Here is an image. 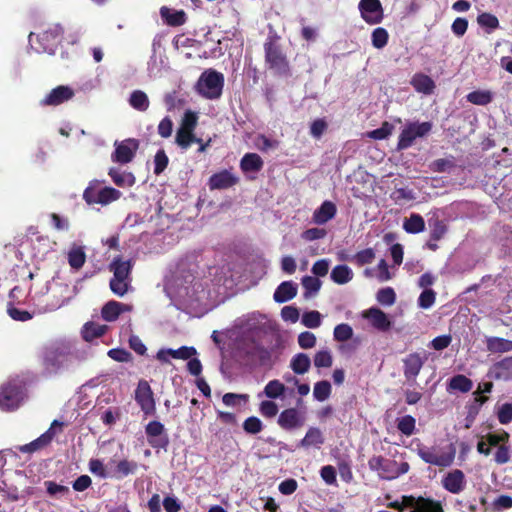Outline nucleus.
Here are the masks:
<instances>
[{
    "instance_id": "obj_53",
    "label": "nucleus",
    "mask_w": 512,
    "mask_h": 512,
    "mask_svg": "<svg viewBox=\"0 0 512 512\" xmlns=\"http://www.w3.org/2000/svg\"><path fill=\"white\" fill-rule=\"evenodd\" d=\"M333 336L336 341L345 342L353 336V329L349 324H338L334 328Z\"/></svg>"
},
{
    "instance_id": "obj_6",
    "label": "nucleus",
    "mask_w": 512,
    "mask_h": 512,
    "mask_svg": "<svg viewBox=\"0 0 512 512\" xmlns=\"http://www.w3.org/2000/svg\"><path fill=\"white\" fill-rule=\"evenodd\" d=\"M25 398V387L19 381H9L0 388V408L5 411L17 409Z\"/></svg>"
},
{
    "instance_id": "obj_13",
    "label": "nucleus",
    "mask_w": 512,
    "mask_h": 512,
    "mask_svg": "<svg viewBox=\"0 0 512 512\" xmlns=\"http://www.w3.org/2000/svg\"><path fill=\"white\" fill-rule=\"evenodd\" d=\"M145 433L148 439V443L153 448H166L169 443L168 436L165 433V427L159 421H150L145 426Z\"/></svg>"
},
{
    "instance_id": "obj_36",
    "label": "nucleus",
    "mask_w": 512,
    "mask_h": 512,
    "mask_svg": "<svg viewBox=\"0 0 512 512\" xmlns=\"http://www.w3.org/2000/svg\"><path fill=\"white\" fill-rule=\"evenodd\" d=\"M403 228L407 233L417 234L424 231L425 221L420 214L413 213L405 219Z\"/></svg>"
},
{
    "instance_id": "obj_46",
    "label": "nucleus",
    "mask_w": 512,
    "mask_h": 512,
    "mask_svg": "<svg viewBox=\"0 0 512 512\" xmlns=\"http://www.w3.org/2000/svg\"><path fill=\"white\" fill-rule=\"evenodd\" d=\"M315 367L317 368H330L333 364V357L328 349L318 351L313 358Z\"/></svg>"
},
{
    "instance_id": "obj_38",
    "label": "nucleus",
    "mask_w": 512,
    "mask_h": 512,
    "mask_svg": "<svg viewBox=\"0 0 512 512\" xmlns=\"http://www.w3.org/2000/svg\"><path fill=\"white\" fill-rule=\"evenodd\" d=\"M466 99L474 105L486 106L492 102L493 93L489 90H475L468 93Z\"/></svg>"
},
{
    "instance_id": "obj_18",
    "label": "nucleus",
    "mask_w": 512,
    "mask_h": 512,
    "mask_svg": "<svg viewBox=\"0 0 512 512\" xmlns=\"http://www.w3.org/2000/svg\"><path fill=\"white\" fill-rule=\"evenodd\" d=\"M239 182V178L229 170L214 173L208 181L211 190H223L233 187Z\"/></svg>"
},
{
    "instance_id": "obj_51",
    "label": "nucleus",
    "mask_w": 512,
    "mask_h": 512,
    "mask_svg": "<svg viewBox=\"0 0 512 512\" xmlns=\"http://www.w3.org/2000/svg\"><path fill=\"white\" fill-rule=\"evenodd\" d=\"M415 418L411 415H405L398 419L397 428L398 430L406 436H410L413 434L415 430Z\"/></svg>"
},
{
    "instance_id": "obj_25",
    "label": "nucleus",
    "mask_w": 512,
    "mask_h": 512,
    "mask_svg": "<svg viewBox=\"0 0 512 512\" xmlns=\"http://www.w3.org/2000/svg\"><path fill=\"white\" fill-rule=\"evenodd\" d=\"M298 291L297 284L293 281L282 282L275 290L273 299L277 303H285L296 297Z\"/></svg>"
},
{
    "instance_id": "obj_56",
    "label": "nucleus",
    "mask_w": 512,
    "mask_h": 512,
    "mask_svg": "<svg viewBox=\"0 0 512 512\" xmlns=\"http://www.w3.org/2000/svg\"><path fill=\"white\" fill-rule=\"evenodd\" d=\"M395 300L396 294L391 287L382 288L377 292V301L382 305L391 306Z\"/></svg>"
},
{
    "instance_id": "obj_23",
    "label": "nucleus",
    "mask_w": 512,
    "mask_h": 512,
    "mask_svg": "<svg viewBox=\"0 0 512 512\" xmlns=\"http://www.w3.org/2000/svg\"><path fill=\"white\" fill-rule=\"evenodd\" d=\"M410 84L417 92L425 95L433 94L436 88L433 79L424 73L414 74L411 78Z\"/></svg>"
},
{
    "instance_id": "obj_61",
    "label": "nucleus",
    "mask_w": 512,
    "mask_h": 512,
    "mask_svg": "<svg viewBox=\"0 0 512 512\" xmlns=\"http://www.w3.org/2000/svg\"><path fill=\"white\" fill-rule=\"evenodd\" d=\"M436 299V293L432 289H424L418 298V305L422 309L430 308Z\"/></svg>"
},
{
    "instance_id": "obj_5",
    "label": "nucleus",
    "mask_w": 512,
    "mask_h": 512,
    "mask_svg": "<svg viewBox=\"0 0 512 512\" xmlns=\"http://www.w3.org/2000/svg\"><path fill=\"white\" fill-rule=\"evenodd\" d=\"M224 76L215 70H208L202 73L196 89L200 95L207 99H217L222 94Z\"/></svg>"
},
{
    "instance_id": "obj_60",
    "label": "nucleus",
    "mask_w": 512,
    "mask_h": 512,
    "mask_svg": "<svg viewBox=\"0 0 512 512\" xmlns=\"http://www.w3.org/2000/svg\"><path fill=\"white\" fill-rule=\"evenodd\" d=\"M198 123V116L196 112L187 110L185 111L179 128L194 131Z\"/></svg>"
},
{
    "instance_id": "obj_7",
    "label": "nucleus",
    "mask_w": 512,
    "mask_h": 512,
    "mask_svg": "<svg viewBox=\"0 0 512 512\" xmlns=\"http://www.w3.org/2000/svg\"><path fill=\"white\" fill-rule=\"evenodd\" d=\"M432 130L431 122H411L401 131L397 143V150L402 151L411 147L418 137H424Z\"/></svg>"
},
{
    "instance_id": "obj_59",
    "label": "nucleus",
    "mask_w": 512,
    "mask_h": 512,
    "mask_svg": "<svg viewBox=\"0 0 512 512\" xmlns=\"http://www.w3.org/2000/svg\"><path fill=\"white\" fill-rule=\"evenodd\" d=\"M108 356L117 362L127 363L132 361V354L124 348H113L108 351Z\"/></svg>"
},
{
    "instance_id": "obj_32",
    "label": "nucleus",
    "mask_w": 512,
    "mask_h": 512,
    "mask_svg": "<svg viewBox=\"0 0 512 512\" xmlns=\"http://www.w3.org/2000/svg\"><path fill=\"white\" fill-rule=\"evenodd\" d=\"M129 105L140 112L148 110L150 101L147 94L142 90H134L128 99Z\"/></svg>"
},
{
    "instance_id": "obj_37",
    "label": "nucleus",
    "mask_w": 512,
    "mask_h": 512,
    "mask_svg": "<svg viewBox=\"0 0 512 512\" xmlns=\"http://www.w3.org/2000/svg\"><path fill=\"white\" fill-rule=\"evenodd\" d=\"M175 141L179 147L185 150L188 149L194 142H202L200 138L195 136L194 131L182 128H178Z\"/></svg>"
},
{
    "instance_id": "obj_34",
    "label": "nucleus",
    "mask_w": 512,
    "mask_h": 512,
    "mask_svg": "<svg viewBox=\"0 0 512 512\" xmlns=\"http://www.w3.org/2000/svg\"><path fill=\"white\" fill-rule=\"evenodd\" d=\"M330 277L336 284L343 285L352 280L353 272L347 265H337L332 269Z\"/></svg>"
},
{
    "instance_id": "obj_2",
    "label": "nucleus",
    "mask_w": 512,
    "mask_h": 512,
    "mask_svg": "<svg viewBox=\"0 0 512 512\" xmlns=\"http://www.w3.org/2000/svg\"><path fill=\"white\" fill-rule=\"evenodd\" d=\"M64 35L63 27L56 23L50 24L39 33L31 32L29 34V42L37 43L38 51L54 54L58 46L61 44Z\"/></svg>"
},
{
    "instance_id": "obj_27",
    "label": "nucleus",
    "mask_w": 512,
    "mask_h": 512,
    "mask_svg": "<svg viewBox=\"0 0 512 512\" xmlns=\"http://www.w3.org/2000/svg\"><path fill=\"white\" fill-rule=\"evenodd\" d=\"M337 212L336 205L331 201H324L321 206L315 210L313 221L316 224H325L335 217Z\"/></svg>"
},
{
    "instance_id": "obj_16",
    "label": "nucleus",
    "mask_w": 512,
    "mask_h": 512,
    "mask_svg": "<svg viewBox=\"0 0 512 512\" xmlns=\"http://www.w3.org/2000/svg\"><path fill=\"white\" fill-rule=\"evenodd\" d=\"M442 486L452 494L461 493L466 487V477L462 470L454 469L442 478Z\"/></svg>"
},
{
    "instance_id": "obj_55",
    "label": "nucleus",
    "mask_w": 512,
    "mask_h": 512,
    "mask_svg": "<svg viewBox=\"0 0 512 512\" xmlns=\"http://www.w3.org/2000/svg\"><path fill=\"white\" fill-rule=\"evenodd\" d=\"M477 23L481 27H485V28H488L490 30H494V29H497L499 27V20H498V18L495 15H493L491 13H487V12H484V13H481V14L478 15Z\"/></svg>"
},
{
    "instance_id": "obj_58",
    "label": "nucleus",
    "mask_w": 512,
    "mask_h": 512,
    "mask_svg": "<svg viewBox=\"0 0 512 512\" xmlns=\"http://www.w3.org/2000/svg\"><path fill=\"white\" fill-rule=\"evenodd\" d=\"M302 324L307 328H318L321 325V314L316 310L305 312Z\"/></svg>"
},
{
    "instance_id": "obj_30",
    "label": "nucleus",
    "mask_w": 512,
    "mask_h": 512,
    "mask_svg": "<svg viewBox=\"0 0 512 512\" xmlns=\"http://www.w3.org/2000/svg\"><path fill=\"white\" fill-rule=\"evenodd\" d=\"M107 325L99 324L96 322H88L84 325L82 336L85 341H93L96 338L103 336L107 332Z\"/></svg>"
},
{
    "instance_id": "obj_63",
    "label": "nucleus",
    "mask_w": 512,
    "mask_h": 512,
    "mask_svg": "<svg viewBox=\"0 0 512 512\" xmlns=\"http://www.w3.org/2000/svg\"><path fill=\"white\" fill-rule=\"evenodd\" d=\"M298 344L302 349H310L316 345V336L309 331L301 332L298 335Z\"/></svg>"
},
{
    "instance_id": "obj_42",
    "label": "nucleus",
    "mask_w": 512,
    "mask_h": 512,
    "mask_svg": "<svg viewBox=\"0 0 512 512\" xmlns=\"http://www.w3.org/2000/svg\"><path fill=\"white\" fill-rule=\"evenodd\" d=\"M331 392L332 387L330 382L327 380L318 381L314 384L313 396L319 402L327 400L330 397Z\"/></svg>"
},
{
    "instance_id": "obj_54",
    "label": "nucleus",
    "mask_w": 512,
    "mask_h": 512,
    "mask_svg": "<svg viewBox=\"0 0 512 512\" xmlns=\"http://www.w3.org/2000/svg\"><path fill=\"white\" fill-rule=\"evenodd\" d=\"M263 429L262 421L256 416H250L243 422V430L247 434H258Z\"/></svg>"
},
{
    "instance_id": "obj_29",
    "label": "nucleus",
    "mask_w": 512,
    "mask_h": 512,
    "mask_svg": "<svg viewBox=\"0 0 512 512\" xmlns=\"http://www.w3.org/2000/svg\"><path fill=\"white\" fill-rule=\"evenodd\" d=\"M263 165L264 162L257 153H246L240 161V168L244 173L259 172Z\"/></svg>"
},
{
    "instance_id": "obj_21",
    "label": "nucleus",
    "mask_w": 512,
    "mask_h": 512,
    "mask_svg": "<svg viewBox=\"0 0 512 512\" xmlns=\"http://www.w3.org/2000/svg\"><path fill=\"white\" fill-rule=\"evenodd\" d=\"M363 317L368 319L371 325L379 331H387L391 327V321L388 316L379 308L372 307L363 313Z\"/></svg>"
},
{
    "instance_id": "obj_15",
    "label": "nucleus",
    "mask_w": 512,
    "mask_h": 512,
    "mask_svg": "<svg viewBox=\"0 0 512 512\" xmlns=\"http://www.w3.org/2000/svg\"><path fill=\"white\" fill-rule=\"evenodd\" d=\"M75 95L74 90L67 85H59L53 88L41 101L42 106H58L69 100Z\"/></svg>"
},
{
    "instance_id": "obj_45",
    "label": "nucleus",
    "mask_w": 512,
    "mask_h": 512,
    "mask_svg": "<svg viewBox=\"0 0 512 512\" xmlns=\"http://www.w3.org/2000/svg\"><path fill=\"white\" fill-rule=\"evenodd\" d=\"M239 348L245 353L248 357H255L264 349L263 347L254 339L244 338L240 342Z\"/></svg>"
},
{
    "instance_id": "obj_9",
    "label": "nucleus",
    "mask_w": 512,
    "mask_h": 512,
    "mask_svg": "<svg viewBox=\"0 0 512 512\" xmlns=\"http://www.w3.org/2000/svg\"><path fill=\"white\" fill-rule=\"evenodd\" d=\"M403 503L410 512H444L442 503L429 497L403 495Z\"/></svg>"
},
{
    "instance_id": "obj_41",
    "label": "nucleus",
    "mask_w": 512,
    "mask_h": 512,
    "mask_svg": "<svg viewBox=\"0 0 512 512\" xmlns=\"http://www.w3.org/2000/svg\"><path fill=\"white\" fill-rule=\"evenodd\" d=\"M449 387L453 390H458L460 392L466 393L472 389L473 382L465 375L458 374L450 379Z\"/></svg>"
},
{
    "instance_id": "obj_28",
    "label": "nucleus",
    "mask_w": 512,
    "mask_h": 512,
    "mask_svg": "<svg viewBox=\"0 0 512 512\" xmlns=\"http://www.w3.org/2000/svg\"><path fill=\"white\" fill-rule=\"evenodd\" d=\"M486 349L493 354H501L512 351V340L501 337H487L485 340Z\"/></svg>"
},
{
    "instance_id": "obj_12",
    "label": "nucleus",
    "mask_w": 512,
    "mask_h": 512,
    "mask_svg": "<svg viewBox=\"0 0 512 512\" xmlns=\"http://www.w3.org/2000/svg\"><path fill=\"white\" fill-rule=\"evenodd\" d=\"M359 10L363 20L370 25L378 24L383 20V8L380 0H361Z\"/></svg>"
},
{
    "instance_id": "obj_49",
    "label": "nucleus",
    "mask_w": 512,
    "mask_h": 512,
    "mask_svg": "<svg viewBox=\"0 0 512 512\" xmlns=\"http://www.w3.org/2000/svg\"><path fill=\"white\" fill-rule=\"evenodd\" d=\"M430 239L434 242L439 241L447 232V226L442 220L435 219L433 222L429 221Z\"/></svg>"
},
{
    "instance_id": "obj_31",
    "label": "nucleus",
    "mask_w": 512,
    "mask_h": 512,
    "mask_svg": "<svg viewBox=\"0 0 512 512\" xmlns=\"http://www.w3.org/2000/svg\"><path fill=\"white\" fill-rule=\"evenodd\" d=\"M311 360L305 353L295 354L290 361V368L295 374L303 375L309 371Z\"/></svg>"
},
{
    "instance_id": "obj_1",
    "label": "nucleus",
    "mask_w": 512,
    "mask_h": 512,
    "mask_svg": "<svg viewBox=\"0 0 512 512\" xmlns=\"http://www.w3.org/2000/svg\"><path fill=\"white\" fill-rule=\"evenodd\" d=\"M40 358L43 373L48 376L69 370L76 360V356L70 348L59 343L45 346L41 351Z\"/></svg>"
},
{
    "instance_id": "obj_57",
    "label": "nucleus",
    "mask_w": 512,
    "mask_h": 512,
    "mask_svg": "<svg viewBox=\"0 0 512 512\" xmlns=\"http://www.w3.org/2000/svg\"><path fill=\"white\" fill-rule=\"evenodd\" d=\"M169 159L163 149L156 152L154 156V174L160 175L168 166Z\"/></svg>"
},
{
    "instance_id": "obj_47",
    "label": "nucleus",
    "mask_w": 512,
    "mask_h": 512,
    "mask_svg": "<svg viewBox=\"0 0 512 512\" xmlns=\"http://www.w3.org/2000/svg\"><path fill=\"white\" fill-rule=\"evenodd\" d=\"M284 391V384L276 379L269 381L264 388V394L271 399H276L280 397L281 395H283Z\"/></svg>"
},
{
    "instance_id": "obj_39",
    "label": "nucleus",
    "mask_w": 512,
    "mask_h": 512,
    "mask_svg": "<svg viewBox=\"0 0 512 512\" xmlns=\"http://www.w3.org/2000/svg\"><path fill=\"white\" fill-rule=\"evenodd\" d=\"M119 307H121L120 302L115 300L108 301L101 309V317L107 322L116 321L121 315Z\"/></svg>"
},
{
    "instance_id": "obj_26",
    "label": "nucleus",
    "mask_w": 512,
    "mask_h": 512,
    "mask_svg": "<svg viewBox=\"0 0 512 512\" xmlns=\"http://www.w3.org/2000/svg\"><path fill=\"white\" fill-rule=\"evenodd\" d=\"M55 433L51 431V429H48L45 433L40 435L37 439L33 440L32 442L19 446V451L22 453H33L40 449H43L47 445L51 443L53 440Z\"/></svg>"
},
{
    "instance_id": "obj_11",
    "label": "nucleus",
    "mask_w": 512,
    "mask_h": 512,
    "mask_svg": "<svg viewBox=\"0 0 512 512\" xmlns=\"http://www.w3.org/2000/svg\"><path fill=\"white\" fill-rule=\"evenodd\" d=\"M396 461L385 458L381 455L373 456L368 460L370 470L376 471L379 478L384 480H394L397 478V472L394 471Z\"/></svg>"
},
{
    "instance_id": "obj_62",
    "label": "nucleus",
    "mask_w": 512,
    "mask_h": 512,
    "mask_svg": "<svg viewBox=\"0 0 512 512\" xmlns=\"http://www.w3.org/2000/svg\"><path fill=\"white\" fill-rule=\"evenodd\" d=\"M500 424L507 425L512 422V403L502 404L497 411Z\"/></svg>"
},
{
    "instance_id": "obj_8",
    "label": "nucleus",
    "mask_w": 512,
    "mask_h": 512,
    "mask_svg": "<svg viewBox=\"0 0 512 512\" xmlns=\"http://www.w3.org/2000/svg\"><path fill=\"white\" fill-rule=\"evenodd\" d=\"M417 455L427 464L448 467L454 461L455 450L451 449L449 452L439 454L436 447L420 445L417 448Z\"/></svg>"
},
{
    "instance_id": "obj_20",
    "label": "nucleus",
    "mask_w": 512,
    "mask_h": 512,
    "mask_svg": "<svg viewBox=\"0 0 512 512\" xmlns=\"http://www.w3.org/2000/svg\"><path fill=\"white\" fill-rule=\"evenodd\" d=\"M488 375L495 380H512V356L495 362L490 367Z\"/></svg>"
},
{
    "instance_id": "obj_48",
    "label": "nucleus",
    "mask_w": 512,
    "mask_h": 512,
    "mask_svg": "<svg viewBox=\"0 0 512 512\" xmlns=\"http://www.w3.org/2000/svg\"><path fill=\"white\" fill-rule=\"evenodd\" d=\"M389 34L385 28L378 27L373 30L371 35L372 45L377 49H382L388 43Z\"/></svg>"
},
{
    "instance_id": "obj_43",
    "label": "nucleus",
    "mask_w": 512,
    "mask_h": 512,
    "mask_svg": "<svg viewBox=\"0 0 512 512\" xmlns=\"http://www.w3.org/2000/svg\"><path fill=\"white\" fill-rule=\"evenodd\" d=\"M86 261V254L82 247H76L69 251L68 253V263L71 268L79 270L83 267Z\"/></svg>"
},
{
    "instance_id": "obj_64",
    "label": "nucleus",
    "mask_w": 512,
    "mask_h": 512,
    "mask_svg": "<svg viewBox=\"0 0 512 512\" xmlns=\"http://www.w3.org/2000/svg\"><path fill=\"white\" fill-rule=\"evenodd\" d=\"M328 124L323 118H318L314 120L310 125V134L316 138L319 139L322 137L324 132L327 130Z\"/></svg>"
},
{
    "instance_id": "obj_19",
    "label": "nucleus",
    "mask_w": 512,
    "mask_h": 512,
    "mask_svg": "<svg viewBox=\"0 0 512 512\" xmlns=\"http://www.w3.org/2000/svg\"><path fill=\"white\" fill-rule=\"evenodd\" d=\"M277 422L282 429L293 430L303 425L304 418L296 408H287L280 413Z\"/></svg>"
},
{
    "instance_id": "obj_24",
    "label": "nucleus",
    "mask_w": 512,
    "mask_h": 512,
    "mask_svg": "<svg viewBox=\"0 0 512 512\" xmlns=\"http://www.w3.org/2000/svg\"><path fill=\"white\" fill-rule=\"evenodd\" d=\"M133 264L131 260H123L120 256L115 257L110 264V271L113 272V277L130 280Z\"/></svg>"
},
{
    "instance_id": "obj_40",
    "label": "nucleus",
    "mask_w": 512,
    "mask_h": 512,
    "mask_svg": "<svg viewBox=\"0 0 512 512\" xmlns=\"http://www.w3.org/2000/svg\"><path fill=\"white\" fill-rule=\"evenodd\" d=\"M375 257V251L372 248H366L352 255L348 260L358 267H362L366 264H371Z\"/></svg>"
},
{
    "instance_id": "obj_14",
    "label": "nucleus",
    "mask_w": 512,
    "mask_h": 512,
    "mask_svg": "<svg viewBox=\"0 0 512 512\" xmlns=\"http://www.w3.org/2000/svg\"><path fill=\"white\" fill-rule=\"evenodd\" d=\"M139 148V141L129 138L116 145L112 160L120 164L130 163Z\"/></svg>"
},
{
    "instance_id": "obj_35",
    "label": "nucleus",
    "mask_w": 512,
    "mask_h": 512,
    "mask_svg": "<svg viewBox=\"0 0 512 512\" xmlns=\"http://www.w3.org/2000/svg\"><path fill=\"white\" fill-rule=\"evenodd\" d=\"M137 469H138L137 462L123 459L117 463V465L113 471V476L116 479H122L124 477H127L130 474L136 473Z\"/></svg>"
},
{
    "instance_id": "obj_4",
    "label": "nucleus",
    "mask_w": 512,
    "mask_h": 512,
    "mask_svg": "<svg viewBox=\"0 0 512 512\" xmlns=\"http://www.w3.org/2000/svg\"><path fill=\"white\" fill-rule=\"evenodd\" d=\"M277 40V37H269L264 43L265 61L269 69L286 75L289 72V62Z\"/></svg>"
},
{
    "instance_id": "obj_33",
    "label": "nucleus",
    "mask_w": 512,
    "mask_h": 512,
    "mask_svg": "<svg viewBox=\"0 0 512 512\" xmlns=\"http://www.w3.org/2000/svg\"><path fill=\"white\" fill-rule=\"evenodd\" d=\"M324 437L321 430L317 427H310L305 437L300 441L299 446L308 448L311 446L319 447L324 443Z\"/></svg>"
},
{
    "instance_id": "obj_50",
    "label": "nucleus",
    "mask_w": 512,
    "mask_h": 512,
    "mask_svg": "<svg viewBox=\"0 0 512 512\" xmlns=\"http://www.w3.org/2000/svg\"><path fill=\"white\" fill-rule=\"evenodd\" d=\"M321 281L317 277L304 276L302 278V286L305 289L304 296L308 297L311 294L317 293L321 288Z\"/></svg>"
},
{
    "instance_id": "obj_17",
    "label": "nucleus",
    "mask_w": 512,
    "mask_h": 512,
    "mask_svg": "<svg viewBox=\"0 0 512 512\" xmlns=\"http://www.w3.org/2000/svg\"><path fill=\"white\" fill-rule=\"evenodd\" d=\"M426 358H423L419 353H410L403 359V374L407 381L415 382L419 375Z\"/></svg>"
},
{
    "instance_id": "obj_44",
    "label": "nucleus",
    "mask_w": 512,
    "mask_h": 512,
    "mask_svg": "<svg viewBox=\"0 0 512 512\" xmlns=\"http://www.w3.org/2000/svg\"><path fill=\"white\" fill-rule=\"evenodd\" d=\"M130 280L112 277L109 282L111 291L118 297H123L131 288Z\"/></svg>"
},
{
    "instance_id": "obj_52",
    "label": "nucleus",
    "mask_w": 512,
    "mask_h": 512,
    "mask_svg": "<svg viewBox=\"0 0 512 512\" xmlns=\"http://www.w3.org/2000/svg\"><path fill=\"white\" fill-rule=\"evenodd\" d=\"M167 352L169 353V356H171L174 359H182V360H188L194 355L197 354V351L194 347L190 346H182L178 349H167Z\"/></svg>"
},
{
    "instance_id": "obj_10",
    "label": "nucleus",
    "mask_w": 512,
    "mask_h": 512,
    "mask_svg": "<svg viewBox=\"0 0 512 512\" xmlns=\"http://www.w3.org/2000/svg\"><path fill=\"white\" fill-rule=\"evenodd\" d=\"M135 401L146 416H152L156 413L154 394L147 381H139L135 390Z\"/></svg>"
},
{
    "instance_id": "obj_22",
    "label": "nucleus",
    "mask_w": 512,
    "mask_h": 512,
    "mask_svg": "<svg viewBox=\"0 0 512 512\" xmlns=\"http://www.w3.org/2000/svg\"><path fill=\"white\" fill-rule=\"evenodd\" d=\"M160 16L171 27L182 26L187 21V15L184 10H174L167 6L160 8Z\"/></svg>"
},
{
    "instance_id": "obj_3",
    "label": "nucleus",
    "mask_w": 512,
    "mask_h": 512,
    "mask_svg": "<svg viewBox=\"0 0 512 512\" xmlns=\"http://www.w3.org/2000/svg\"><path fill=\"white\" fill-rule=\"evenodd\" d=\"M121 197V192L113 187L102 186V181L93 179L83 192V200L88 205H108Z\"/></svg>"
}]
</instances>
